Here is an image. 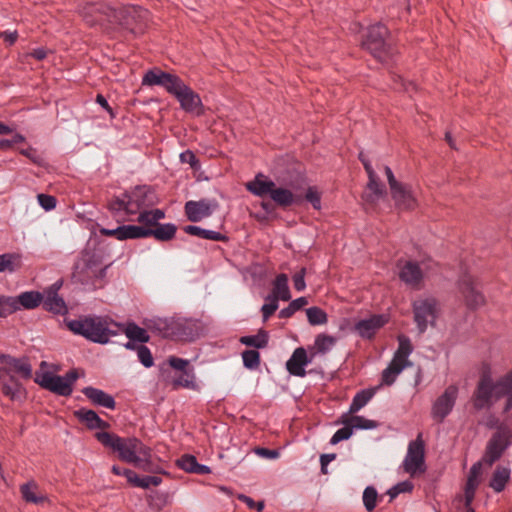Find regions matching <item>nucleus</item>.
I'll list each match as a JSON object with an SVG mask.
<instances>
[{
	"label": "nucleus",
	"instance_id": "1",
	"mask_svg": "<svg viewBox=\"0 0 512 512\" xmlns=\"http://www.w3.org/2000/svg\"><path fill=\"white\" fill-rule=\"evenodd\" d=\"M64 321L73 334L80 335L93 343L107 344L110 337L118 335L120 331L124 332L128 339L141 345L150 341L149 329L142 328L135 322H128L124 326V324L114 322L107 317L90 315Z\"/></svg>",
	"mask_w": 512,
	"mask_h": 512
},
{
	"label": "nucleus",
	"instance_id": "2",
	"mask_svg": "<svg viewBox=\"0 0 512 512\" xmlns=\"http://www.w3.org/2000/svg\"><path fill=\"white\" fill-rule=\"evenodd\" d=\"M142 85L161 86L178 100L181 109L185 112L195 113L197 116L204 114V105L200 95L185 84L177 74L154 67L144 74Z\"/></svg>",
	"mask_w": 512,
	"mask_h": 512
},
{
	"label": "nucleus",
	"instance_id": "3",
	"mask_svg": "<svg viewBox=\"0 0 512 512\" xmlns=\"http://www.w3.org/2000/svg\"><path fill=\"white\" fill-rule=\"evenodd\" d=\"M152 333L171 341L193 342L202 333L198 320L192 318L154 317L143 321Z\"/></svg>",
	"mask_w": 512,
	"mask_h": 512
},
{
	"label": "nucleus",
	"instance_id": "4",
	"mask_svg": "<svg viewBox=\"0 0 512 512\" xmlns=\"http://www.w3.org/2000/svg\"><path fill=\"white\" fill-rule=\"evenodd\" d=\"M95 438L105 448L118 454L122 462L137 464L152 458V449L137 437H120L112 432H96Z\"/></svg>",
	"mask_w": 512,
	"mask_h": 512
},
{
	"label": "nucleus",
	"instance_id": "5",
	"mask_svg": "<svg viewBox=\"0 0 512 512\" xmlns=\"http://www.w3.org/2000/svg\"><path fill=\"white\" fill-rule=\"evenodd\" d=\"M361 48L381 64L388 63L398 54L390 29L382 22L366 28L362 34Z\"/></svg>",
	"mask_w": 512,
	"mask_h": 512
},
{
	"label": "nucleus",
	"instance_id": "6",
	"mask_svg": "<svg viewBox=\"0 0 512 512\" xmlns=\"http://www.w3.org/2000/svg\"><path fill=\"white\" fill-rule=\"evenodd\" d=\"M111 24H117L130 33L143 34L148 27L149 11L141 6L125 5L114 8Z\"/></svg>",
	"mask_w": 512,
	"mask_h": 512
},
{
	"label": "nucleus",
	"instance_id": "7",
	"mask_svg": "<svg viewBox=\"0 0 512 512\" xmlns=\"http://www.w3.org/2000/svg\"><path fill=\"white\" fill-rule=\"evenodd\" d=\"M511 444L512 431L506 424H502L498 427V431L494 432L488 440L482 461L492 466L502 457Z\"/></svg>",
	"mask_w": 512,
	"mask_h": 512
},
{
	"label": "nucleus",
	"instance_id": "8",
	"mask_svg": "<svg viewBox=\"0 0 512 512\" xmlns=\"http://www.w3.org/2000/svg\"><path fill=\"white\" fill-rule=\"evenodd\" d=\"M125 197L129 199L132 215H139L141 211L152 208L161 201L155 187L147 184L136 185L125 190Z\"/></svg>",
	"mask_w": 512,
	"mask_h": 512
},
{
	"label": "nucleus",
	"instance_id": "9",
	"mask_svg": "<svg viewBox=\"0 0 512 512\" xmlns=\"http://www.w3.org/2000/svg\"><path fill=\"white\" fill-rule=\"evenodd\" d=\"M457 289L461 294L468 311L475 312L486 305L484 293L478 289V282L469 273L462 274L457 280Z\"/></svg>",
	"mask_w": 512,
	"mask_h": 512
},
{
	"label": "nucleus",
	"instance_id": "10",
	"mask_svg": "<svg viewBox=\"0 0 512 512\" xmlns=\"http://www.w3.org/2000/svg\"><path fill=\"white\" fill-rule=\"evenodd\" d=\"M412 311L419 333H424L427 330L428 324L432 327L436 326L439 312L436 298L428 297L414 301L412 303Z\"/></svg>",
	"mask_w": 512,
	"mask_h": 512
},
{
	"label": "nucleus",
	"instance_id": "11",
	"mask_svg": "<svg viewBox=\"0 0 512 512\" xmlns=\"http://www.w3.org/2000/svg\"><path fill=\"white\" fill-rule=\"evenodd\" d=\"M79 15L89 27L103 25L104 21L111 24L114 7L104 1L86 2L78 9Z\"/></svg>",
	"mask_w": 512,
	"mask_h": 512
},
{
	"label": "nucleus",
	"instance_id": "12",
	"mask_svg": "<svg viewBox=\"0 0 512 512\" xmlns=\"http://www.w3.org/2000/svg\"><path fill=\"white\" fill-rule=\"evenodd\" d=\"M403 469L412 477L416 474H422L426 471L425 464V443L422 440V435L411 441L408 445V452L403 461Z\"/></svg>",
	"mask_w": 512,
	"mask_h": 512
},
{
	"label": "nucleus",
	"instance_id": "13",
	"mask_svg": "<svg viewBox=\"0 0 512 512\" xmlns=\"http://www.w3.org/2000/svg\"><path fill=\"white\" fill-rule=\"evenodd\" d=\"M1 376L16 377L28 380L32 378V365L27 356L14 357L10 354H0Z\"/></svg>",
	"mask_w": 512,
	"mask_h": 512
},
{
	"label": "nucleus",
	"instance_id": "14",
	"mask_svg": "<svg viewBox=\"0 0 512 512\" xmlns=\"http://www.w3.org/2000/svg\"><path fill=\"white\" fill-rule=\"evenodd\" d=\"M458 397V388L455 385H449L444 392L436 398L431 407V417L437 423H443L445 418L453 410Z\"/></svg>",
	"mask_w": 512,
	"mask_h": 512
},
{
	"label": "nucleus",
	"instance_id": "15",
	"mask_svg": "<svg viewBox=\"0 0 512 512\" xmlns=\"http://www.w3.org/2000/svg\"><path fill=\"white\" fill-rule=\"evenodd\" d=\"M495 397L494 382L488 372H484L477 383L472 395L473 408L480 411L492 406V397Z\"/></svg>",
	"mask_w": 512,
	"mask_h": 512
},
{
	"label": "nucleus",
	"instance_id": "16",
	"mask_svg": "<svg viewBox=\"0 0 512 512\" xmlns=\"http://www.w3.org/2000/svg\"><path fill=\"white\" fill-rule=\"evenodd\" d=\"M34 382L41 388L48 390L56 395L68 397L72 394L73 388L64 382V378L53 372H35Z\"/></svg>",
	"mask_w": 512,
	"mask_h": 512
},
{
	"label": "nucleus",
	"instance_id": "17",
	"mask_svg": "<svg viewBox=\"0 0 512 512\" xmlns=\"http://www.w3.org/2000/svg\"><path fill=\"white\" fill-rule=\"evenodd\" d=\"M219 207L215 200L200 199L199 201H187L184 205V212L187 219L191 222H199L213 214Z\"/></svg>",
	"mask_w": 512,
	"mask_h": 512
},
{
	"label": "nucleus",
	"instance_id": "18",
	"mask_svg": "<svg viewBox=\"0 0 512 512\" xmlns=\"http://www.w3.org/2000/svg\"><path fill=\"white\" fill-rule=\"evenodd\" d=\"M95 257L78 259L73 265L71 281L81 285H95Z\"/></svg>",
	"mask_w": 512,
	"mask_h": 512
},
{
	"label": "nucleus",
	"instance_id": "19",
	"mask_svg": "<svg viewBox=\"0 0 512 512\" xmlns=\"http://www.w3.org/2000/svg\"><path fill=\"white\" fill-rule=\"evenodd\" d=\"M390 320L388 314H372L368 319H361L354 325L357 334L367 340H372L377 331L383 328Z\"/></svg>",
	"mask_w": 512,
	"mask_h": 512
},
{
	"label": "nucleus",
	"instance_id": "20",
	"mask_svg": "<svg viewBox=\"0 0 512 512\" xmlns=\"http://www.w3.org/2000/svg\"><path fill=\"white\" fill-rule=\"evenodd\" d=\"M390 192L396 208L412 211L417 207V200L413 196L410 186L399 183L397 187H395L394 190H390Z\"/></svg>",
	"mask_w": 512,
	"mask_h": 512
},
{
	"label": "nucleus",
	"instance_id": "21",
	"mask_svg": "<svg viewBox=\"0 0 512 512\" xmlns=\"http://www.w3.org/2000/svg\"><path fill=\"white\" fill-rule=\"evenodd\" d=\"M311 362L308 357L307 351L304 347H298L292 353L290 359L286 362L287 371L297 377H304L306 375L305 366Z\"/></svg>",
	"mask_w": 512,
	"mask_h": 512
},
{
	"label": "nucleus",
	"instance_id": "22",
	"mask_svg": "<svg viewBox=\"0 0 512 512\" xmlns=\"http://www.w3.org/2000/svg\"><path fill=\"white\" fill-rule=\"evenodd\" d=\"M367 175L368 183L366 185V189L368 192H364L362 194V199L369 204H374L380 197L386 194V187L380 181L374 170L367 173Z\"/></svg>",
	"mask_w": 512,
	"mask_h": 512
},
{
	"label": "nucleus",
	"instance_id": "23",
	"mask_svg": "<svg viewBox=\"0 0 512 512\" xmlns=\"http://www.w3.org/2000/svg\"><path fill=\"white\" fill-rule=\"evenodd\" d=\"M82 393L95 406H101L111 410L116 408V401L114 397L99 388L87 386L82 389Z\"/></svg>",
	"mask_w": 512,
	"mask_h": 512
},
{
	"label": "nucleus",
	"instance_id": "24",
	"mask_svg": "<svg viewBox=\"0 0 512 512\" xmlns=\"http://www.w3.org/2000/svg\"><path fill=\"white\" fill-rule=\"evenodd\" d=\"M271 200L283 209H286L294 204L299 205L302 202V198L299 195H295L290 189L284 187L273 188L270 195Z\"/></svg>",
	"mask_w": 512,
	"mask_h": 512
},
{
	"label": "nucleus",
	"instance_id": "25",
	"mask_svg": "<svg viewBox=\"0 0 512 512\" xmlns=\"http://www.w3.org/2000/svg\"><path fill=\"white\" fill-rule=\"evenodd\" d=\"M168 363L171 368H173L176 372H179V376L173 380L174 386L190 387L192 381L188 379L190 376L188 373L189 361L176 356H170Z\"/></svg>",
	"mask_w": 512,
	"mask_h": 512
},
{
	"label": "nucleus",
	"instance_id": "26",
	"mask_svg": "<svg viewBox=\"0 0 512 512\" xmlns=\"http://www.w3.org/2000/svg\"><path fill=\"white\" fill-rule=\"evenodd\" d=\"M273 188H275V182L267 179L262 173L257 174L253 181L246 184V189L250 193L261 198L270 197Z\"/></svg>",
	"mask_w": 512,
	"mask_h": 512
},
{
	"label": "nucleus",
	"instance_id": "27",
	"mask_svg": "<svg viewBox=\"0 0 512 512\" xmlns=\"http://www.w3.org/2000/svg\"><path fill=\"white\" fill-rule=\"evenodd\" d=\"M177 226L174 223H159L155 226L147 227V238H154L159 242H168L175 238Z\"/></svg>",
	"mask_w": 512,
	"mask_h": 512
},
{
	"label": "nucleus",
	"instance_id": "28",
	"mask_svg": "<svg viewBox=\"0 0 512 512\" xmlns=\"http://www.w3.org/2000/svg\"><path fill=\"white\" fill-rule=\"evenodd\" d=\"M38 490L39 485L35 480H30L20 485L21 497L26 503H32L36 505L43 503L51 504V501L47 495H37Z\"/></svg>",
	"mask_w": 512,
	"mask_h": 512
},
{
	"label": "nucleus",
	"instance_id": "29",
	"mask_svg": "<svg viewBox=\"0 0 512 512\" xmlns=\"http://www.w3.org/2000/svg\"><path fill=\"white\" fill-rule=\"evenodd\" d=\"M176 466L187 473L205 475L211 473V468L207 465L200 464L197 458L192 454H184L176 460Z\"/></svg>",
	"mask_w": 512,
	"mask_h": 512
},
{
	"label": "nucleus",
	"instance_id": "30",
	"mask_svg": "<svg viewBox=\"0 0 512 512\" xmlns=\"http://www.w3.org/2000/svg\"><path fill=\"white\" fill-rule=\"evenodd\" d=\"M423 272L420 265L414 261H408L399 272V278L406 284L417 286L423 280Z\"/></svg>",
	"mask_w": 512,
	"mask_h": 512
},
{
	"label": "nucleus",
	"instance_id": "31",
	"mask_svg": "<svg viewBox=\"0 0 512 512\" xmlns=\"http://www.w3.org/2000/svg\"><path fill=\"white\" fill-rule=\"evenodd\" d=\"M511 479V470L509 467L497 465L492 473L489 480L488 486L493 489L494 492L500 493L504 491L506 485Z\"/></svg>",
	"mask_w": 512,
	"mask_h": 512
},
{
	"label": "nucleus",
	"instance_id": "32",
	"mask_svg": "<svg viewBox=\"0 0 512 512\" xmlns=\"http://www.w3.org/2000/svg\"><path fill=\"white\" fill-rule=\"evenodd\" d=\"M481 470H482L481 461L474 463L469 470L467 482L465 485V500L467 502V505L469 503H472V501L474 500L475 492L479 485L478 477L481 474Z\"/></svg>",
	"mask_w": 512,
	"mask_h": 512
},
{
	"label": "nucleus",
	"instance_id": "33",
	"mask_svg": "<svg viewBox=\"0 0 512 512\" xmlns=\"http://www.w3.org/2000/svg\"><path fill=\"white\" fill-rule=\"evenodd\" d=\"M274 298L275 300L289 301L291 299V292L288 286V276L280 273L273 281L272 294L268 295L266 299Z\"/></svg>",
	"mask_w": 512,
	"mask_h": 512
},
{
	"label": "nucleus",
	"instance_id": "34",
	"mask_svg": "<svg viewBox=\"0 0 512 512\" xmlns=\"http://www.w3.org/2000/svg\"><path fill=\"white\" fill-rule=\"evenodd\" d=\"M43 309L53 314L65 315L68 312L67 305L56 292H46V298L42 301Z\"/></svg>",
	"mask_w": 512,
	"mask_h": 512
},
{
	"label": "nucleus",
	"instance_id": "35",
	"mask_svg": "<svg viewBox=\"0 0 512 512\" xmlns=\"http://www.w3.org/2000/svg\"><path fill=\"white\" fill-rule=\"evenodd\" d=\"M409 365L406 362H402L393 358L388 366L382 371L381 374V384L391 386L395 381L397 376Z\"/></svg>",
	"mask_w": 512,
	"mask_h": 512
},
{
	"label": "nucleus",
	"instance_id": "36",
	"mask_svg": "<svg viewBox=\"0 0 512 512\" xmlns=\"http://www.w3.org/2000/svg\"><path fill=\"white\" fill-rule=\"evenodd\" d=\"M119 240H135V239H146L147 238V227L145 224L134 225H120L119 226Z\"/></svg>",
	"mask_w": 512,
	"mask_h": 512
},
{
	"label": "nucleus",
	"instance_id": "37",
	"mask_svg": "<svg viewBox=\"0 0 512 512\" xmlns=\"http://www.w3.org/2000/svg\"><path fill=\"white\" fill-rule=\"evenodd\" d=\"M14 298L16 300V305H18L19 308L35 309L42 304L43 294L39 291H26Z\"/></svg>",
	"mask_w": 512,
	"mask_h": 512
},
{
	"label": "nucleus",
	"instance_id": "38",
	"mask_svg": "<svg viewBox=\"0 0 512 512\" xmlns=\"http://www.w3.org/2000/svg\"><path fill=\"white\" fill-rule=\"evenodd\" d=\"M240 343L248 347H253L255 350L267 347L269 342V333L261 328L255 335L242 336Z\"/></svg>",
	"mask_w": 512,
	"mask_h": 512
},
{
	"label": "nucleus",
	"instance_id": "39",
	"mask_svg": "<svg viewBox=\"0 0 512 512\" xmlns=\"http://www.w3.org/2000/svg\"><path fill=\"white\" fill-rule=\"evenodd\" d=\"M22 256L19 253H4L0 255V273L8 271L10 273L21 269Z\"/></svg>",
	"mask_w": 512,
	"mask_h": 512
},
{
	"label": "nucleus",
	"instance_id": "40",
	"mask_svg": "<svg viewBox=\"0 0 512 512\" xmlns=\"http://www.w3.org/2000/svg\"><path fill=\"white\" fill-rule=\"evenodd\" d=\"M165 211L159 208H148L141 213L137 217V222L139 224H145L146 227L155 226L160 222V220L165 218Z\"/></svg>",
	"mask_w": 512,
	"mask_h": 512
},
{
	"label": "nucleus",
	"instance_id": "41",
	"mask_svg": "<svg viewBox=\"0 0 512 512\" xmlns=\"http://www.w3.org/2000/svg\"><path fill=\"white\" fill-rule=\"evenodd\" d=\"M377 388H366L358 391L350 404L349 413H356L361 410L375 395Z\"/></svg>",
	"mask_w": 512,
	"mask_h": 512
},
{
	"label": "nucleus",
	"instance_id": "42",
	"mask_svg": "<svg viewBox=\"0 0 512 512\" xmlns=\"http://www.w3.org/2000/svg\"><path fill=\"white\" fill-rule=\"evenodd\" d=\"M397 340L398 349L396 350L393 358L402 362H406L409 366H411L412 363L408 359L409 355L413 352V345L410 338L404 334H400L397 336Z\"/></svg>",
	"mask_w": 512,
	"mask_h": 512
},
{
	"label": "nucleus",
	"instance_id": "43",
	"mask_svg": "<svg viewBox=\"0 0 512 512\" xmlns=\"http://www.w3.org/2000/svg\"><path fill=\"white\" fill-rule=\"evenodd\" d=\"M129 485L142 489H149L150 486H159L162 483V478L156 475L140 477L136 472H128Z\"/></svg>",
	"mask_w": 512,
	"mask_h": 512
},
{
	"label": "nucleus",
	"instance_id": "44",
	"mask_svg": "<svg viewBox=\"0 0 512 512\" xmlns=\"http://www.w3.org/2000/svg\"><path fill=\"white\" fill-rule=\"evenodd\" d=\"M73 416L81 423L84 424L88 430H95L96 423L100 416L92 409L80 408L73 412Z\"/></svg>",
	"mask_w": 512,
	"mask_h": 512
},
{
	"label": "nucleus",
	"instance_id": "45",
	"mask_svg": "<svg viewBox=\"0 0 512 512\" xmlns=\"http://www.w3.org/2000/svg\"><path fill=\"white\" fill-rule=\"evenodd\" d=\"M107 209L112 214H118L120 212H125L127 215H132V209L129 207V199L125 197V191L121 196H113L107 202Z\"/></svg>",
	"mask_w": 512,
	"mask_h": 512
},
{
	"label": "nucleus",
	"instance_id": "46",
	"mask_svg": "<svg viewBox=\"0 0 512 512\" xmlns=\"http://www.w3.org/2000/svg\"><path fill=\"white\" fill-rule=\"evenodd\" d=\"M495 398L501 399L504 396L512 395V369L495 383Z\"/></svg>",
	"mask_w": 512,
	"mask_h": 512
},
{
	"label": "nucleus",
	"instance_id": "47",
	"mask_svg": "<svg viewBox=\"0 0 512 512\" xmlns=\"http://www.w3.org/2000/svg\"><path fill=\"white\" fill-rule=\"evenodd\" d=\"M336 343V338L331 335H327L324 333L318 334L315 338L314 352H311V356L313 357L316 353L325 354L330 350V348Z\"/></svg>",
	"mask_w": 512,
	"mask_h": 512
},
{
	"label": "nucleus",
	"instance_id": "48",
	"mask_svg": "<svg viewBox=\"0 0 512 512\" xmlns=\"http://www.w3.org/2000/svg\"><path fill=\"white\" fill-rule=\"evenodd\" d=\"M306 315L309 324L312 326L323 325L328 321L327 313L318 306L306 309Z\"/></svg>",
	"mask_w": 512,
	"mask_h": 512
},
{
	"label": "nucleus",
	"instance_id": "49",
	"mask_svg": "<svg viewBox=\"0 0 512 512\" xmlns=\"http://www.w3.org/2000/svg\"><path fill=\"white\" fill-rule=\"evenodd\" d=\"M307 304L308 299L304 296L294 299L289 303L287 307L280 310L278 317L282 319L290 318L295 314L296 311L302 309Z\"/></svg>",
	"mask_w": 512,
	"mask_h": 512
},
{
	"label": "nucleus",
	"instance_id": "50",
	"mask_svg": "<svg viewBox=\"0 0 512 512\" xmlns=\"http://www.w3.org/2000/svg\"><path fill=\"white\" fill-rule=\"evenodd\" d=\"M243 365L249 370H255L261 362L260 353L255 349H247L242 352Z\"/></svg>",
	"mask_w": 512,
	"mask_h": 512
},
{
	"label": "nucleus",
	"instance_id": "51",
	"mask_svg": "<svg viewBox=\"0 0 512 512\" xmlns=\"http://www.w3.org/2000/svg\"><path fill=\"white\" fill-rule=\"evenodd\" d=\"M19 309L14 297L0 296V317L5 318Z\"/></svg>",
	"mask_w": 512,
	"mask_h": 512
},
{
	"label": "nucleus",
	"instance_id": "52",
	"mask_svg": "<svg viewBox=\"0 0 512 512\" xmlns=\"http://www.w3.org/2000/svg\"><path fill=\"white\" fill-rule=\"evenodd\" d=\"M378 500V492L373 486H368L365 488L363 492V504L365 509L368 512H372L376 505Z\"/></svg>",
	"mask_w": 512,
	"mask_h": 512
},
{
	"label": "nucleus",
	"instance_id": "53",
	"mask_svg": "<svg viewBox=\"0 0 512 512\" xmlns=\"http://www.w3.org/2000/svg\"><path fill=\"white\" fill-rule=\"evenodd\" d=\"M19 153L27 157L33 164L39 167H44L46 164L44 158L38 153L37 149L32 146L19 149Z\"/></svg>",
	"mask_w": 512,
	"mask_h": 512
},
{
	"label": "nucleus",
	"instance_id": "54",
	"mask_svg": "<svg viewBox=\"0 0 512 512\" xmlns=\"http://www.w3.org/2000/svg\"><path fill=\"white\" fill-rule=\"evenodd\" d=\"M134 467L148 473L169 475V473L165 471L161 466L153 463L152 459L143 460L142 462L134 464Z\"/></svg>",
	"mask_w": 512,
	"mask_h": 512
},
{
	"label": "nucleus",
	"instance_id": "55",
	"mask_svg": "<svg viewBox=\"0 0 512 512\" xmlns=\"http://www.w3.org/2000/svg\"><path fill=\"white\" fill-rule=\"evenodd\" d=\"M351 420L353 421V430L354 429L371 430V429H375L378 427L377 421L366 419L363 416L352 415Z\"/></svg>",
	"mask_w": 512,
	"mask_h": 512
},
{
	"label": "nucleus",
	"instance_id": "56",
	"mask_svg": "<svg viewBox=\"0 0 512 512\" xmlns=\"http://www.w3.org/2000/svg\"><path fill=\"white\" fill-rule=\"evenodd\" d=\"M138 359L140 363L146 367L150 368L154 365V358L150 351V349L145 346L144 344L139 346V349L137 351Z\"/></svg>",
	"mask_w": 512,
	"mask_h": 512
},
{
	"label": "nucleus",
	"instance_id": "57",
	"mask_svg": "<svg viewBox=\"0 0 512 512\" xmlns=\"http://www.w3.org/2000/svg\"><path fill=\"white\" fill-rule=\"evenodd\" d=\"M152 502L150 505L157 510H162L165 506L171 503L170 495L167 492L156 491L154 496H151Z\"/></svg>",
	"mask_w": 512,
	"mask_h": 512
},
{
	"label": "nucleus",
	"instance_id": "58",
	"mask_svg": "<svg viewBox=\"0 0 512 512\" xmlns=\"http://www.w3.org/2000/svg\"><path fill=\"white\" fill-rule=\"evenodd\" d=\"M352 434H353V428H351V426H348L346 424V427H342L334 433V435L330 439V444L336 445L341 441L348 440V439H350Z\"/></svg>",
	"mask_w": 512,
	"mask_h": 512
},
{
	"label": "nucleus",
	"instance_id": "59",
	"mask_svg": "<svg viewBox=\"0 0 512 512\" xmlns=\"http://www.w3.org/2000/svg\"><path fill=\"white\" fill-rule=\"evenodd\" d=\"M305 199L311 203L312 207L315 210L321 209V194L317 191L315 187H308L305 193Z\"/></svg>",
	"mask_w": 512,
	"mask_h": 512
},
{
	"label": "nucleus",
	"instance_id": "60",
	"mask_svg": "<svg viewBox=\"0 0 512 512\" xmlns=\"http://www.w3.org/2000/svg\"><path fill=\"white\" fill-rule=\"evenodd\" d=\"M180 161L182 163L189 164L193 170H198V169H200V166H201L199 159L197 158L195 153L191 150H186V151L182 152L180 154Z\"/></svg>",
	"mask_w": 512,
	"mask_h": 512
},
{
	"label": "nucleus",
	"instance_id": "61",
	"mask_svg": "<svg viewBox=\"0 0 512 512\" xmlns=\"http://www.w3.org/2000/svg\"><path fill=\"white\" fill-rule=\"evenodd\" d=\"M37 198L40 206L45 211L53 210L57 205V199L55 196L41 193L38 194Z\"/></svg>",
	"mask_w": 512,
	"mask_h": 512
},
{
	"label": "nucleus",
	"instance_id": "62",
	"mask_svg": "<svg viewBox=\"0 0 512 512\" xmlns=\"http://www.w3.org/2000/svg\"><path fill=\"white\" fill-rule=\"evenodd\" d=\"M238 500L245 503L249 509L256 510L257 512H262L265 507V502L263 500L254 501L251 497L245 494H239Z\"/></svg>",
	"mask_w": 512,
	"mask_h": 512
},
{
	"label": "nucleus",
	"instance_id": "63",
	"mask_svg": "<svg viewBox=\"0 0 512 512\" xmlns=\"http://www.w3.org/2000/svg\"><path fill=\"white\" fill-rule=\"evenodd\" d=\"M307 269L305 267H302L299 271H297L293 276V285L295 290L297 291H303L306 288V282H305V275H306Z\"/></svg>",
	"mask_w": 512,
	"mask_h": 512
},
{
	"label": "nucleus",
	"instance_id": "64",
	"mask_svg": "<svg viewBox=\"0 0 512 512\" xmlns=\"http://www.w3.org/2000/svg\"><path fill=\"white\" fill-rule=\"evenodd\" d=\"M269 303H265L261 307V312L263 316V321H267L278 309V301L274 298L268 299Z\"/></svg>",
	"mask_w": 512,
	"mask_h": 512
}]
</instances>
